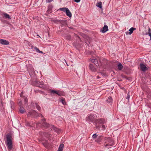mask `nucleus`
<instances>
[{
	"instance_id": "1",
	"label": "nucleus",
	"mask_w": 151,
	"mask_h": 151,
	"mask_svg": "<svg viewBox=\"0 0 151 151\" xmlns=\"http://www.w3.org/2000/svg\"><path fill=\"white\" fill-rule=\"evenodd\" d=\"M96 118L97 116L96 115L91 114H89L86 118V120L89 122L94 123L95 124L96 128L97 129H99L101 127L99 125L101 124L104 123L105 121L102 119H96Z\"/></svg>"
},
{
	"instance_id": "2",
	"label": "nucleus",
	"mask_w": 151,
	"mask_h": 151,
	"mask_svg": "<svg viewBox=\"0 0 151 151\" xmlns=\"http://www.w3.org/2000/svg\"><path fill=\"white\" fill-rule=\"evenodd\" d=\"M46 119L45 118L41 120V122L40 124L41 125L44 127L46 128H50L51 129L52 128L53 130L56 132L59 133L60 130L58 128L55 127L54 125L50 124L46 122Z\"/></svg>"
},
{
	"instance_id": "3",
	"label": "nucleus",
	"mask_w": 151,
	"mask_h": 151,
	"mask_svg": "<svg viewBox=\"0 0 151 151\" xmlns=\"http://www.w3.org/2000/svg\"><path fill=\"white\" fill-rule=\"evenodd\" d=\"M6 141L7 142L6 145L8 150L10 151L13 147L12 141V137L10 134H8L6 135Z\"/></svg>"
},
{
	"instance_id": "4",
	"label": "nucleus",
	"mask_w": 151,
	"mask_h": 151,
	"mask_svg": "<svg viewBox=\"0 0 151 151\" xmlns=\"http://www.w3.org/2000/svg\"><path fill=\"white\" fill-rule=\"evenodd\" d=\"M103 142L104 146L105 147H107L108 149V147H110L114 145L113 141L110 137H105L104 139Z\"/></svg>"
},
{
	"instance_id": "5",
	"label": "nucleus",
	"mask_w": 151,
	"mask_h": 151,
	"mask_svg": "<svg viewBox=\"0 0 151 151\" xmlns=\"http://www.w3.org/2000/svg\"><path fill=\"white\" fill-rule=\"evenodd\" d=\"M28 117H30L32 118H36L38 116H41L43 119L44 118L42 115L41 114H39L35 110H32L29 111L27 114Z\"/></svg>"
},
{
	"instance_id": "6",
	"label": "nucleus",
	"mask_w": 151,
	"mask_h": 151,
	"mask_svg": "<svg viewBox=\"0 0 151 151\" xmlns=\"http://www.w3.org/2000/svg\"><path fill=\"white\" fill-rule=\"evenodd\" d=\"M36 86H37L39 87L40 88H42L44 89H46L48 88V87L47 85L43 84V82H40L37 81L36 82Z\"/></svg>"
},
{
	"instance_id": "7",
	"label": "nucleus",
	"mask_w": 151,
	"mask_h": 151,
	"mask_svg": "<svg viewBox=\"0 0 151 151\" xmlns=\"http://www.w3.org/2000/svg\"><path fill=\"white\" fill-rule=\"evenodd\" d=\"M140 67L141 70L144 72L146 71L148 69L147 67H146L145 65L143 63H140Z\"/></svg>"
},
{
	"instance_id": "8",
	"label": "nucleus",
	"mask_w": 151,
	"mask_h": 151,
	"mask_svg": "<svg viewBox=\"0 0 151 151\" xmlns=\"http://www.w3.org/2000/svg\"><path fill=\"white\" fill-rule=\"evenodd\" d=\"M53 8V6L51 5H49L48 7V10L47 11V13L46 15L47 16H48V14L51 13L52 12V10Z\"/></svg>"
},
{
	"instance_id": "9",
	"label": "nucleus",
	"mask_w": 151,
	"mask_h": 151,
	"mask_svg": "<svg viewBox=\"0 0 151 151\" xmlns=\"http://www.w3.org/2000/svg\"><path fill=\"white\" fill-rule=\"evenodd\" d=\"M89 67L90 70L92 72L96 71V69L92 64H90L89 65Z\"/></svg>"
},
{
	"instance_id": "10",
	"label": "nucleus",
	"mask_w": 151,
	"mask_h": 151,
	"mask_svg": "<svg viewBox=\"0 0 151 151\" xmlns=\"http://www.w3.org/2000/svg\"><path fill=\"white\" fill-rule=\"evenodd\" d=\"M0 43L4 45H8L9 43L8 41L3 39H0Z\"/></svg>"
},
{
	"instance_id": "11",
	"label": "nucleus",
	"mask_w": 151,
	"mask_h": 151,
	"mask_svg": "<svg viewBox=\"0 0 151 151\" xmlns=\"http://www.w3.org/2000/svg\"><path fill=\"white\" fill-rule=\"evenodd\" d=\"M103 137L102 135L99 136L97 135V137L96 139L95 140V141L98 143L100 142L103 139Z\"/></svg>"
},
{
	"instance_id": "12",
	"label": "nucleus",
	"mask_w": 151,
	"mask_h": 151,
	"mask_svg": "<svg viewBox=\"0 0 151 151\" xmlns=\"http://www.w3.org/2000/svg\"><path fill=\"white\" fill-rule=\"evenodd\" d=\"M63 37L67 40H71V36L69 35L65 34L63 35Z\"/></svg>"
},
{
	"instance_id": "13",
	"label": "nucleus",
	"mask_w": 151,
	"mask_h": 151,
	"mask_svg": "<svg viewBox=\"0 0 151 151\" xmlns=\"http://www.w3.org/2000/svg\"><path fill=\"white\" fill-rule=\"evenodd\" d=\"M108 26L106 25H105L102 29L101 30V31L102 33H104L108 30Z\"/></svg>"
},
{
	"instance_id": "14",
	"label": "nucleus",
	"mask_w": 151,
	"mask_h": 151,
	"mask_svg": "<svg viewBox=\"0 0 151 151\" xmlns=\"http://www.w3.org/2000/svg\"><path fill=\"white\" fill-rule=\"evenodd\" d=\"M59 22L63 26H66L67 25L66 20L59 21Z\"/></svg>"
},
{
	"instance_id": "15",
	"label": "nucleus",
	"mask_w": 151,
	"mask_h": 151,
	"mask_svg": "<svg viewBox=\"0 0 151 151\" xmlns=\"http://www.w3.org/2000/svg\"><path fill=\"white\" fill-rule=\"evenodd\" d=\"M136 29V28H135L132 27H131L130 29L129 30V32H126V34H127L128 33L129 35H131L132 33L133 32V31L135 30Z\"/></svg>"
},
{
	"instance_id": "16",
	"label": "nucleus",
	"mask_w": 151,
	"mask_h": 151,
	"mask_svg": "<svg viewBox=\"0 0 151 151\" xmlns=\"http://www.w3.org/2000/svg\"><path fill=\"white\" fill-rule=\"evenodd\" d=\"M19 112L21 114H23L26 112L25 109L23 107V106L19 107Z\"/></svg>"
},
{
	"instance_id": "17",
	"label": "nucleus",
	"mask_w": 151,
	"mask_h": 151,
	"mask_svg": "<svg viewBox=\"0 0 151 151\" xmlns=\"http://www.w3.org/2000/svg\"><path fill=\"white\" fill-rule=\"evenodd\" d=\"M91 62L95 64L96 66H97L98 65V60L97 59L95 58L92 59L91 60Z\"/></svg>"
},
{
	"instance_id": "18",
	"label": "nucleus",
	"mask_w": 151,
	"mask_h": 151,
	"mask_svg": "<svg viewBox=\"0 0 151 151\" xmlns=\"http://www.w3.org/2000/svg\"><path fill=\"white\" fill-rule=\"evenodd\" d=\"M65 12L68 16L69 17H72V14L68 9H67Z\"/></svg>"
},
{
	"instance_id": "19",
	"label": "nucleus",
	"mask_w": 151,
	"mask_h": 151,
	"mask_svg": "<svg viewBox=\"0 0 151 151\" xmlns=\"http://www.w3.org/2000/svg\"><path fill=\"white\" fill-rule=\"evenodd\" d=\"M3 15L4 16V17L6 18H7L9 19H11L9 15L6 13H4L3 14Z\"/></svg>"
},
{
	"instance_id": "20",
	"label": "nucleus",
	"mask_w": 151,
	"mask_h": 151,
	"mask_svg": "<svg viewBox=\"0 0 151 151\" xmlns=\"http://www.w3.org/2000/svg\"><path fill=\"white\" fill-rule=\"evenodd\" d=\"M65 93L61 91H58L57 92V94L59 96H64L65 95Z\"/></svg>"
},
{
	"instance_id": "21",
	"label": "nucleus",
	"mask_w": 151,
	"mask_h": 151,
	"mask_svg": "<svg viewBox=\"0 0 151 151\" xmlns=\"http://www.w3.org/2000/svg\"><path fill=\"white\" fill-rule=\"evenodd\" d=\"M113 101L112 97L111 96H109L108 99L106 100V101L108 103H110L112 102Z\"/></svg>"
},
{
	"instance_id": "22",
	"label": "nucleus",
	"mask_w": 151,
	"mask_h": 151,
	"mask_svg": "<svg viewBox=\"0 0 151 151\" xmlns=\"http://www.w3.org/2000/svg\"><path fill=\"white\" fill-rule=\"evenodd\" d=\"M64 146V145L63 144H60L58 150L61 151H62L63 150Z\"/></svg>"
},
{
	"instance_id": "23",
	"label": "nucleus",
	"mask_w": 151,
	"mask_h": 151,
	"mask_svg": "<svg viewBox=\"0 0 151 151\" xmlns=\"http://www.w3.org/2000/svg\"><path fill=\"white\" fill-rule=\"evenodd\" d=\"M14 103L13 101H10V106L11 108L13 109L14 108Z\"/></svg>"
},
{
	"instance_id": "24",
	"label": "nucleus",
	"mask_w": 151,
	"mask_h": 151,
	"mask_svg": "<svg viewBox=\"0 0 151 151\" xmlns=\"http://www.w3.org/2000/svg\"><path fill=\"white\" fill-rule=\"evenodd\" d=\"M117 66L118 67V69L119 70H121L123 68V66L120 63H119Z\"/></svg>"
},
{
	"instance_id": "25",
	"label": "nucleus",
	"mask_w": 151,
	"mask_h": 151,
	"mask_svg": "<svg viewBox=\"0 0 151 151\" xmlns=\"http://www.w3.org/2000/svg\"><path fill=\"white\" fill-rule=\"evenodd\" d=\"M96 6L100 8H102V3L101 1L97 3Z\"/></svg>"
},
{
	"instance_id": "26",
	"label": "nucleus",
	"mask_w": 151,
	"mask_h": 151,
	"mask_svg": "<svg viewBox=\"0 0 151 151\" xmlns=\"http://www.w3.org/2000/svg\"><path fill=\"white\" fill-rule=\"evenodd\" d=\"M34 48L35 50H36V51H37V52L40 53H43L42 51H40V50H39V49L37 47H34Z\"/></svg>"
},
{
	"instance_id": "27",
	"label": "nucleus",
	"mask_w": 151,
	"mask_h": 151,
	"mask_svg": "<svg viewBox=\"0 0 151 151\" xmlns=\"http://www.w3.org/2000/svg\"><path fill=\"white\" fill-rule=\"evenodd\" d=\"M35 105L37 109H38L39 111H40L41 109V107L39 106L38 104L37 103H35Z\"/></svg>"
},
{
	"instance_id": "28",
	"label": "nucleus",
	"mask_w": 151,
	"mask_h": 151,
	"mask_svg": "<svg viewBox=\"0 0 151 151\" xmlns=\"http://www.w3.org/2000/svg\"><path fill=\"white\" fill-rule=\"evenodd\" d=\"M67 9H68V8L63 7V8H60L59 9L60 11H63L64 12H66V11H67Z\"/></svg>"
},
{
	"instance_id": "29",
	"label": "nucleus",
	"mask_w": 151,
	"mask_h": 151,
	"mask_svg": "<svg viewBox=\"0 0 151 151\" xmlns=\"http://www.w3.org/2000/svg\"><path fill=\"white\" fill-rule=\"evenodd\" d=\"M60 101L62 102V103L64 105H65L66 104L65 100L64 99H61L60 100Z\"/></svg>"
},
{
	"instance_id": "30",
	"label": "nucleus",
	"mask_w": 151,
	"mask_h": 151,
	"mask_svg": "<svg viewBox=\"0 0 151 151\" xmlns=\"http://www.w3.org/2000/svg\"><path fill=\"white\" fill-rule=\"evenodd\" d=\"M58 91H56L54 90H51L50 92L53 94L56 93L57 94Z\"/></svg>"
},
{
	"instance_id": "31",
	"label": "nucleus",
	"mask_w": 151,
	"mask_h": 151,
	"mask_svg": "<svg viewBox=\"0 0 151 151\" xmlns=\"http://www.w3.org/2000/svg\"><path fill=\"white\" fill-rule=\"evenodd\" d=\"M129 98H130V94H129V92H128L127 95V97H126V99H128V101H129Z\"/></svg>"
},
{
	"instance_id": "32",
	"label": "nucleus",
	"mask_w": 151,
	"mask_h": 151,
	"mask_svg": "<svg viewBox=\"0 0 151 151\" xmlns=\"http://www.w3.org/2000/svg\"><path fill=\"white\" fill-rule=\"evenodd\" d=\"M18 105H19V107H22V106H22V102L21 101H19L18 103Z\"/></svg>"
},
{
	"instance_id": "33",
	"label": "nucleus",
	"mask_w": 151,
	"mask_h": 151,
	"mask_svg": "<svg viewBox=\"0 0 151 151\" xmlns=\"http://www.w3.org/2000/svg\"><path fill=\"white\" fill-rule=\"evenodd\" d=\"M42 133H43V134H42V136H45L46 137H47L48 134L47 133L43 132Z\"/></svg>"
},
{
	"instance_id": "34",
	"label": "nucleus",
	"mask_w": 151,
	"mask_h": 151,
	"mask_svg": "<svg viewBox=\"0 0 151 151\" xmlns=\"http://www.w3.org/2000/svg\"><path fill=\"white\" fill-rule=\"evenodd\" d=\"M149 35V36L150 37V40L151 39V32L150 33H145V34H144V35Z\"/></svg>"
},
{
	"instance_id": "35",
	"label": "nucleus",
	"mask_w": 151,
	"mask_h": 151,
	"mask_svg": "<svg viewBox=\"0 0 151 151\" xmlns=\"http://www.w3.org/2000/svg\"><path fill=\"white\" fill-rule=\"evenodd\" d=\"M92 137L93 139H94L97 138V135L96 134H94L92 136Z\"/></svg>"
},
{
	"instance_id": "36",
	"label": "nucleus",
	"mask_w": 151,
	"mask_h": 151,
	"mask_svg": "<svg viewBox=\"0 0 151 151\" xmlns=\"http://www.w3.org/2000/svg\"><path fill=\"white\" fill-rule=\"evenodd\" d=\"M102 129L103 130H104L105 129V126L104 125H103L102 126Z\"/></svg>"
},
{
	"instance_id": "37",
	"label": "nucleus",
	"mask_w": 151,
	"mask_h": 151,
	"mask_svg": "<svg viewBox=\"0 0 151 151\" xmlns=\"http://www.w3.org/2000/svg\"><path fill=\"white\" fill-rule=\"evenodd\" d=\"M53 0H46V2L47 3H50Z\"/></svg>"
},
{
	"instance_id": "38",
	"label": "nucleus",
	"mask_w": 151,
	"mask_h": 151,
	"mask_svg": "<svg viewBox=\"0 0 151 151\" xmlns=\"http://www.w3.org/2000/svg\"><path fill=\"white\" fill-rule=\"evenodd\" d=\"M101 74L104 76H105L106 75V74L103 73H101Z\"/></svg>"
},
{
	"instance_id": "39",
	"label": "nucleus",
	"mask_w": 151,
	"mask_h": 151,
	"mask_svg": "<svg viewBox=\"0 0 151 151\" xmlns=\"http://www.w3.org/2000/svg\"><path fill=\"white\" fill-rule=\"evenodd\" d=\"M148 32L147 33H148L151 32H150L151 29L149 27H148Z\"/></svg>"
},
{
	"instance_id": "40",
	"label": "nucleus",
	"mask_w": 151,
	"mask_h": 151,
	"mask_svg": "<svg viewBox=\"0 0 151 151\" xmlns=\"http://www.w3.org/2000/svg\"><path fill=\"white\" fill-rule=\"evenodd\" d=\"M24 101L26 102H27V98H25Z\"/></svg>"
},
{
	"instance_id": "41",
	"label": "nucleus",
	"mask_w": 151,
	"mask_h": 151,
	"mask_svg": "<svg viewBox=\"0 0 151 151\" xmlns=\"http://www.w3.org/2000/svg\"><path fill=\"white\" fill-rule=\"evenodd\" d=\"M43 144L46 147V143H43Z\"/></svg>"
},
{
	"instance_id": "42",
	"label": "nucleus",
	"mask_w": 151,
	"mask_h": 151,
	"mask_svg": "<svg viewBox=\"0 0 151 151\" xmlns=\"http://www.w3.org/2000/svg\"><path fill=\"white\" fill-rule=\"evenodd\" d=\"M78 38L80 40V41H81V39H80V37H79V36H78Z\"/></svg>"
},
{
	"instance_id": "43",
	"label": "nucleus",
	"mask_w": 151,
	"mask_h": 151,
	"mask_svg": "<svg viewBox=\"0 0 151 151\" xmlns=\"http://www.w3.org/2000/svg\"><path fill=\"white\" fill-rule=\"evenodd\" d=\"M53 21L55 22H56V21H58V20H53Z\"/></svg>"
},
{
	"instance_id": "44",
	"label": "nucleus",
	"mask_w": 151,
	"mask_h": 151,
	"mask_svg": "<svg viewBox=\"0 0 151 151\" xmlns=\"http://www.w3.org/2000/svg\"><path fill=\"white\" fill-rule=\"evenodd\" d=\"M23 94V93L22 92L20 94V96L21 97L22 96V95Z\"/></svg>"
},
{
	"instance_id": "45",
	"label": "nucleus",
	"mask_w": 151,
	"mask_h": 151,
	"mask_svg": "<svg viewBox=\"0 0 151 151\" xmlns=\"http://www.w3.org/2000/svg\"><path fill=\"white\" fill-rule=\"evenodd\" d=\"M28 70L29 72V73L30 74V71H31V70H30L29 69H28Z\"/></svg>"
},
{
	"instance_id": "46",
	"label": "nucleus",
	"mask_w": 151,
	"mask_h": 151,
	"mask_svg": "<svg viewBox=\"0 0 151 151\" xmlns=\"http://www.w3.org/2000/svg\"><path fill=\"white\" fill-rule=\"evenodd\" d=\"M64 60H65V62H66V63L67 65L68 66V65L67 64V63L66 62V61L64 59Z\"/></svg>"
},
{
	"instance_id": "47",
	"label": "nucleus",
	"mask_w": 151,
	"mask_h": 151,
	"mask_svg": "<svg viewBox=\"0 0 151 151\" xmlns=\"http://www.w3.org/2000/svg\"><path fill=\"white\" fill-rule=\"evenodd\" d=\"M38 91H37V90H36V91H35V93H37V92Z\"/></svg>"
},
{
	"instance_id": "48",
	"label": "nucleus",
	"mask_w": 151,
	"mask_h": 151,
	"mask_svg": "<svg viewBox=\"0 0 151 151\" xmlns=\"http://www.w3.org/2000/svg\"><path fill=\"white\" fill-rule=\"evenodd\" d=\"M97 77L98 78H100L99 76H97Z\"/></svg>"
},
{
	"instance_id": "49",
	"label": "nucleus",
	"mask_w": 151,
	"mask_h": 151,
	"mask_svg": "<svg viewBox=\"0 0 151 151\" xmlns=\"http://www.w3.org/2000/svg\"><path fill=\"white\" fill-rule=\"evenodd\" d=\"M31 47H32V48H33V46H32Z\"/></svg>"
},
{
	"instance_id": "50",
	"label": "nucleus",
	"mask_w": 151,
	"mask_h": 151,
	"mask_svg": "<svg viewBox=\"0 0 151 151\" xmlns=\"http://www.w3.org/2000/svg\"><path fill=\"white\" fill-rule=\"evenodd\" d=\"M32 70H32H33V69H32V70Z\"/></svg>"
}]
</instances>
